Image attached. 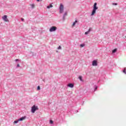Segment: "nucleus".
<instances>
[{
  "label": "nucleus",
  "mask_w": 126,
  "mask_h": 126,
  "mask_svg": "<svg viewBox=\"0 0 126 126\" xmlns=\"http://www.w3.org/2000/svg\"><path fill=\"white\" fill-rule=\"evenodd\" d=\"M97 9H98V7H97V3L95 2L94 5V9L92 11L91 15H94V14L96 13V10H97Z\"/></svg>",
  "instance_id": "1"
},
{
  "label": "nucleus",
  "mask_w": 126,
  "mask_h": 126,
  "mask_svg": "<svg viewBox=\"0 0 126 126\" xmlns=\"http://www.w3.org/2000/svg\"><path fill=\"white\" fill-rule=\"evenodd\" d=\"M37 110H39V108H38V106H36L35 105H33L32 107V110H31L32 113L34 114V113H35V112H36V111H37Z\"/></svg>",
  "instance_id": "2"
},
{
  "label": "nucleus",
  "mask_w": 126,
  "mask_h": 126,
  "mask_svg": "<svg viewBox=\"0 0 126 126\" xmlns=\"http://www.w3.org/2000/svg\"><path fill=\"white\" fill-rule=\"evenodd\" d=\"M60 13H63V5L62 4H60Z\"/></svg>",
  "instance_id": "3"
},
{
  "label": "nucleus",
  "mask_w": 126,
  "mask_h": 126,
  "mask_svg": "<svg viewBox=\"0 0 126 126\" xmlns=\"http://www.w3.org/2000/svg\"><path fill=\"white\" fill-rule=\"evenodd\" d=\"M2 18L3 20L5 21V22H8V19H7V16L5 15L2 17Z\"/></svg>",
  "instance_id": "4"
},
{
  "label": "nucleus",
  "mask_w": 126,
  "mask_h": 126,
  "mask_svg": "<svg viewBox=\"0 0 126 126\" xmlns=\"http://www.w3.org/2000/svg\"><path fill=\"white\" fill-rule=\"evenodd\" d=\"M56 30H57V28L56 27L53 26L50 28L49 31L50 32H54V31H56Z\"/></svg>",
  "instance_id": "5"
},
{
  "label": "nucleus",
  "mask_w": 126,
  "mask_h": 126,
  "mask_svg": "<svg viewBox=\"0 0 126 126\" xmlns=\"http://www.w3.org/2000/svg\"><path fill=\"white\" fill-rule=\"evenodd\" d=\"M92 65H93V66H97V61H96V60L93 61Z\"/></svg>",
  "instance_id": "6"
},
{
  "label": "nucleus",
  "mask_w": 126,
  "mask_h": 126,
  "mask_svg": "<svg viewBox=\"0 0 126 126\" xmlns=\"http://www.w3.org/2000/svg\"><path fill=\"white\" fill-rule=\"evenodd\" d=\"M67 86L70 88H73L74 85L73 84H68Z\"/></svg>",
  "instance_id": "7"
},
{
  "label": "nucleus",
  "mask_w": 126,
  "mask_h": 126,
  "mask_svg": "<svg viewBox=\"0 0 126 126\" xmlns=\"http://www.w3.org/2000/svg\"><path fill=\"white\" fill-rule=\"evenodd\" d=\"M25 119H26V117H23L19 119L18 121H23V120H25Z\"/></svg>",
  "instance_id": "8"
},
{
  "label": "nucleus",
  "mask_w": 126,
  "mask_h": 126,
  "mask_svg": "<svg viewBox=\"0 0 126 126\" xmlns=\"http://www.w3.org/2000/svg\"><path fill=\"white\" fill-rule=\"evenodd\" d=\"M51 7H53L52 4H50L49 6H47V8H51Z\"/></svg>",
  "instance_id": "9"
},
{
  "label": "nucleus",
  "mask_w": 126,
  "mask_h": 126,
  "mask_svg": "<svg viewBox=\"0 0 126 126\" xmlns=\"http://www.w3.org/2000/svg\"><path fill=\"white\" fill-rule=\"evenodd\" d=\"M31 6L32 8H34L35 7V4H31Z\"/></svg>",
  "instance_id": "10"
},
{
  "label": "nucleus",
  "mask_w": 126,
  "mask_h": 126,
  "mask_svg": "<svg viewBox=\"0 0 126 126\" xmlns=\"http://www.w3.org/2000/svg\"><path fill=\"white\" fill-rule=\"evenodd\" d=\"M79 79L81 81H83V80H82V76H79Z\"/></svg>",
  "instance_id": "11"
},
{
  "label": "nucleus",
  "mask_w": 126,
  "mask_h": 126,
  "mask_svg": "<svg viewBox=\"0 0 126 126\" xmlns=\"http://www.w3.org/2000/svg\"><path fill=\"white\" fill-rule=\"evenodd\" d=\"M126 67H125L124 69L123 70V72H124V73H125V74H126Z\"/></svg>",
  "instance_id": "12"
},
{
  "label": "nucleus",
  "mask_w": 126,
  "mask_h": 126,
  "mask_svg": "<svg viewBox=\"0 0 126 126\" xmlns=\"http://www.w3.org/2000/svg\"><path fill=\"white\" fill-rule=\"evenodd\" d=\"M116 52H117V49H114L112 51V53L114 54V53H116Z\"/></svg>",
  "instance_id": "13"
},
{
  "label": "nucleus",
  "mask_w": 126,
  "mask_h": 126,
  "mask_svg": "<svg viewBox=\"0 0 126 126\" xmlns=\"http://www.w3.org/2000/svg\"><path fill=\"white\" fill-rule=\"evenodd\" d=\"M76 23H77V21H75L73 23L72 26H74V25H75V24H76Z\"/></svg>",
  "instance_id": "14"
},
{
  "label": "nucleus",
  "mask_w": 126,
  "mask_h": 126,
  "mask_svg": "<svg viewBox=\"0 0 126 126\" xmlns=\"http://www.w3.org/2000/svg\"><path fill=\"white\" fill-rule=\"evenodd\" d=\"M50 124L51 125L54 124V121H53V120H50Z\"/></svg>",
  "instance_id": "15"
},
{
  "label": "nucleus",
  "mask_w": 126,
  "mask_h": 126,
  "mask_svg": "<svg viewBox=\"0 0 126 126\" xmlns=\"http://www.w3.org/2000/svg\"><path fill=\"white\" fill-rule=\"evenodd\" d=\"M18 122H19V121H15L14 122V124H17V123H18Z\"/></svg>",
  "instance_id": "16"
},
{
  "label": "nucleus",
  "mask_w": 126,
  "mask_h": 126,
  "mask_svg": "<svg viewBox=\"0 0 126 126\" xmlns=\"http://www.w3.org/2000/svg\"><path fill=\"white\" fill-rule=\"evenodd\" d=\"M61 49H62V47L61 46H59L58 48V50H61Z\"/></svg>",
  "instance_id": "17"
},
{
  "label": "nucleus",
  "mask_w": 126,
  "mask_h": 126,
  "mask_svg": "<svg viewBox=\"0 0 126 126\" xmlns=\"http://www.w3.org/2000/svg\"><path fill=\"white\" fill-rule=\"evenodd\" d=\"M80 47L81 48H83V47H84V44H80Z\"/></svg>",
  "instance_id": "18"
},
{
  "label": "nucleus",
  "mask_w": 126,
  "mask_h": 126,
  "mask_svg": "<svg viewBox=\"0 0 126 126\" xmlns=\"http://www.w3.org/2000/svg\"><path fill=\"white\" fill-rule=\"evenodd\" d=\"M40 86H38L37 87V90H40Z\"/></svg>",
  "instance_id": "19"
},
{
  "label": "nucleus",
  "mask_w": 126,
  "mask_h": 126,
  "mask_svg": "<svg viewBox=\"0 0 126 126\" xmlns=\"http://www.w3.org/2000/svg\"><path fill=\"white\" fill-rule=\"evenodd\" d=\"M91 29H92V28H90L89 29L88 32H90V31H91Z\"/></svg>",
  "instance_id": "20"
},
{
  "label": "nucleus",
  "mask_w": 126,
  "mask_h": 126,
  "mask_svg": "<svg viewBox=\"0 0 126 126\" xmlns=\"http://www.w3.org/2000/svg\"><path fill=\"white\" fill-rule=\"evenodd\" d=\"M89 33V32H86L85 33V34H86V35H87V34H88Z\"/></svg>",
  "instance_id": "21"
},
{
  "label": "nucleus",
  "mask_w": 126,
  "mask_h": 126,
  "mask_svg": "<svg viewBox=\"0 0 126 126\" xmlns=\"http://www.w3.org/2000/svg\"><path fill=\"white\" fill-rule=\"evenodd\" d=\"M17 66L18 67H19V66H20V65H19V64H18L17 65Z\"/></svg>",
  "instance_id": "22"
},
{
  "label": "nucleus",
  "mask_w": 126,
  "mask_h": 126,
  "mask_svg": "<svg viewBox=\"0 0 126 126\" xmlns=\"http://www.w3.org/2000/svg\"><path fill=\"white\" fill-rule=\"evenodd\" d=\"M21 20H22V21H24V19L22 18V19H21Z\"/></svg>",
  "instance_id": "23"
},
{
  "label": "nucleus",
  "mask_w": 126,
  "mask_h": 126,
  "mask_svg": "<svg viewBox=\"0 0 126 126\" xmlns=\"http://www.w3.org/2000/svg\"><path fill=\"white\" fill-rule=\"evenodd\" d=\"M113 4H115V5H117V3H113Z\"/></svg>",
  "instance_id": "24"
},
{
  "label": "nucleus",
  "mask_w": 126,
  "mask_h": 126,
  "mask_svg": "<svg viewBox=\"0 0 126 126\" xmlns=\"http://www.w3.org/2000/svg\"><path fill=\"white\" fill-rule=\"evenodd\" d=\"M19 61L18 59H16V60H15V61H16V62H17V61Z\"/></svg>",
  "instance_id": "25"
},
{
  "label": "nucleus",
  "mask_w": 126,
  "mask_h": 126,
  "mask_svg": "<svg viewBox=\"0 0 126 126\" xmlns=\"http://www.w3.org/2000/svg\"><path fill=\"white\" fill-rule=\"evenodd\" d=\"M37 1H40V0H36Z\"/></svg>",
  "instance_id": "26"
},
{
  "label": "nucleus",
  "mask_w": 126,
  "mask_h": 126,
  "mask_svg": "<svg viewBox=\"0 0 126 126\" xmlns=\"http://www.w3.org/2000/svg\"><path fill=\"white\" fill-rule=\"evenodd\" d=\"M42 0H40V1H42Z\"/></svg>",
  "instance_id": "27"
},
{
  "label": "nucleus",
  "mask_w": 126,
  "mask_h": 126,
  "mask_svg": "<svg viewBox=\"0 0 126 126\" xmlns=\"http://www.w3.org/2000/svg\"><path fill=\"white\" fill-rule=\"evenodd\" d=\"M97 87H96V88H95V89H97Z\"/></svg>",
  "instance_id": "28"
}]
</instances>
